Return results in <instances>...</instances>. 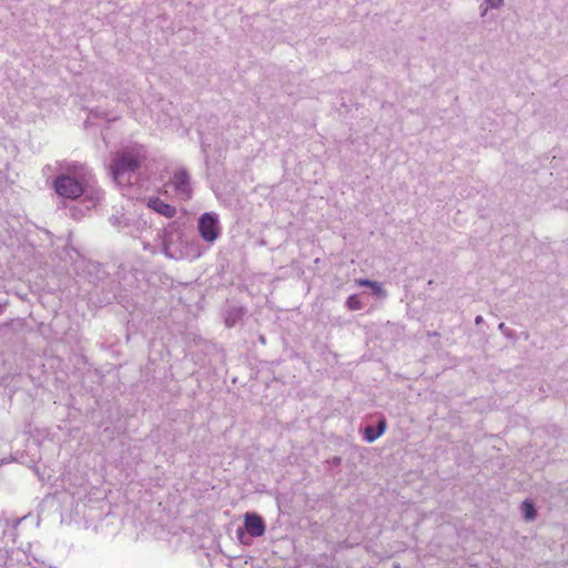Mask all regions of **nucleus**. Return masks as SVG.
I'll use <instances>...</instances> for the list:
<instances>
[{
    "mask_svg": "<svg viewBox=\"0 0 568 568\" xmlns=\"http://www.w3.org/2000/svg\"><path fill=\"white\" fill-rule=\"evenodd\" d=\"M55 192L65 199H78L83 195V202L91 209L98 205L102 199V191L97 186L91 172L81 164H70L65 172L54 180Z\"/></svg>",
    "mask_w": 568,
    "mask_h": 568,
    "instance_id": "nucleus-1",
    "label": "nucleus"
},
{
    "mask_svg": "<svg viewBox=\"0 0 568 568\" xmlns=\"http://www.w3.org/2000/svg\"><path fill=\"white\" fill-rule=\"evenodd\" d=\"M148 158V150L139 143H130L113 153L109 170L113 180L123 184L126 175L134 173Z\"/></svg>",
    "mask_w": 568,
    "mask_h": 568,
    "instance_id": "nucleus-2",
    "label": "nucleus"
},
{
    "mask_svg": "<svg viewBox=\"0 0 568 568\" xmlns=\"http://www.w3.org/2000/svg\"><path fill=\"white\" fill-rule=\"evenodd\" d=\"M166 195L179 201H187L192 197L193 187L191 176L184 168L173 171L169 181L164 184Z\"/></svg>",
    "mask_w": 568,
    "mask_h": 568,
    "instance_id": "nucleus-3",
    "label": "nucleus"
},
{
    "mask_svg": "<svg viewBox=\"0 0 568 568\" xmlns=\"http://www.w3.org/2000/svg\"><path fill=\"white\" fill-rule=\"evenodd\" d=\"M197 230L201 237L212 244L221 235L220 219L215 212H206L199 219Z\"/></svg>",
    "mask_w": 568,
    "mask_h": 568,
    "instance_id": "nucleus-4",
    "label": "nucleus"
},
{
    "mask_svg": "<svg viewBox=\"0 0 568 568\" xmlns=\"http://www.w3.org/2000/svg\"><path fill=\"white\" fill-rule=\"evenodd\" d=\"M244 528L252 537H261L265 532L264 520L255 513H247L245 515Z\"/></svg>",
    "mask_w": 568,
    "mask_h": 568,
    "instance_id": "nucleus-5",
    "label": "nucleus"
},
{
    "mask_svg": "<svg viewBox=\"0 0 568 568\" xmlns=\"http://www.w3.org/2000/svg\"><path fill=\"white\" fill-rule=\"evenodd\" d=\"M148 206L165 217H173L176 214V209L173 205L164 203L159 197L150 199Z\"/></svg>",
    "mask_w": 568,
    "mask_h": 568,
    "instance_id": "nucleus-6",
    "label": "nucleus"
},
{
    "mask_svg": "<svg viewBox=\"0 0 568 568\" xmlns=\"http://www.w3.org/2000/svg\"><path fill=\"white\" fill-rule=\"evenodd\" d=\"M386 430V422L381 420L375 429L373 426H367L364 430V438L367 443L375 442L378 437H381Z\"/></svg>",
    "mask_w": 568,
    "mask_h": 568,
    "instance_id": "nucleus-7",
    "label": "nucleus"
},
{
    "mask_svg": "<svg viewBox=\"0 0 568 568\" xmlns=\"http://www.w3.org/2000/svg\"><path fill=\"white\" fill-rule=\"evenodd\" d=\"M521 514H523V517L525 518V520L527 521H531L536 518V515H537V511L535 509V506L531 501L529 500H525L523 504H521Z\"/></svg>",
    "mask_w": 568,
    "mask_h": 568,
    "instance_id": "nucleus-8",
    "label": "nucleus"
},
{
    "mask_svg": "<svg viewBox=\"0 0 568 568\" xmlns=\"http://www.w3.org/2000/svg\"><path fill=\"white\" fill-rule=\"evenodd\" d=\"M346 307L351 311H359L364 307L359 296L357 294L349 295L345 303Z\"/></svg>",
    "mask_w": 568,
    "mask_h": 568,
    "instance_id": "nucleus-9",
    "label": "nucleus"
},
{
    "mask_svg": "<svg viewBox=\"0 0 568 568\" xmlns=\"http://www.w3.org/2000/svg\"><path fill=\"white\" fill-rule=\"evenodd\" d=\"M110 222L118 229H123L124 225L126 224V219H124V215H122L121 217L113 215V216H111Z\"/></svg>",
    "mask_w": 568,
    "mask_h": 568,
    "instance_id": "nucleus-10",
    "label": "nucleus"
},
{
    "mask_svg": "<svg viewBox=\"0 0 568 568\" xmlns=\"http://www.w3.org/2000/svg\"><path fill=\"white\" fill-rule=\"evenodd\" d=\"M372 291L376 296L382 298L386 297L387 295L386 291L382 287V285L378 282H375V284L372 285Z\"/></svg>",
    "mask_w": 568,
    "mask_h": 568,
    "instance_id": "nucleus-11",
    "label": "nucleus"
},
{
    "mask_svg": "<svg viewBox=\"0 0 568 568\" xmlns=\"http://www.w3.org/2000/svg\"><path fill=\"white\" fill-rule=\"evenodd\" d=\"M484 3L490 9H498L504 6L505 0H483Z\"/></svg>",
    "mask_w": 568,
    "mask_h": 568,
    "instance_id": "nucleus-12",
    "label": "nucleus"
},
{
    "mask_svg": "<svg viewBox=\"0 0 568 568\" xmlns=\"http://www.w3.org/2000/svg\"><path fill=\"white\" fill-rule=\"evenodd\" d=\"M355 283L358 286H367V287L372 288V285L375 284V281L365 280V278H358V280L355 281Z\"/></svg>",
    "mask_w": 568,
    "mask_h": 568,
    "instance_id": "nucleus-13",
    "label": "nucleus"
},
{
    "mask_svg": "<svg viewBox=\"0 0 568 568\" xmlns=\"http://www.w3.org/2000/svg\"><path fill=\"white\" fill-rule=\"evenodd\" d=\"M479 11H480V17H483V18L486 17L489 11V8L484 3V1L479 6Z\"/></svg>",
    "mask_w": 568,
    "mask_h": 568,
    "instance_id": "nucleus-14",
    "label": "nucleus"
},
{
    "mask_svg": "<svg viewBox=\"0 0 568 568\" xmlns=\"http://www.w3.org/2000/svg\"><path fill=\"white\" fill-rule=\"evenodd\" d=\"M164 250H165V254H166L168 256H170V257L180 258V257H182V256H183V254H182V253H181L180 255H174V254L171 252V250H170V246H169V245H165Z\"/></svg>",
    "mask_w": 568,
    "mask_h": 568,
    "instance_id": "nucleus-15",
    "label": "nucleus"
},
{
    "mask_svg": "<svg viewBox=\"0 0 568 568\" xmlns=\"http://www.w3.org/2000/svg\"><path fill=\"white\" fill-rule=\"evenodd\" d=\"M483 322V317L480 315H478L476 318H475V323L476 324H480Z\"/></svg>",
    "mask_w": 568,
    "mask_h": 568,
    "instance_id": "nucleus-16",
    "label": "nucleus"
},
{
    "mask_svg": "<svg viewBox=\"0 0 568 568\" xmlns=\"http://www.w3.org/2000/svg\"><path fill=\"white\" fill-rule=\"evenodd\" d=\"M498 328H499L500 331H505V324H504V323H500V324H499V326H498Z\"/></svg>",
    "mask_w": 568,
    "mask_h": 568,
    "instance_id": "nucleus-17",
    "label": "nucleus"
}]
</instances>
